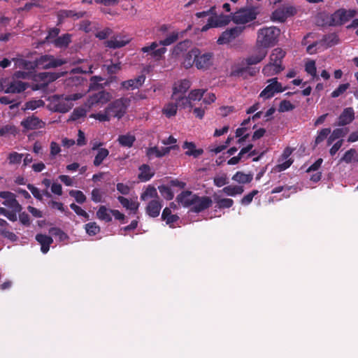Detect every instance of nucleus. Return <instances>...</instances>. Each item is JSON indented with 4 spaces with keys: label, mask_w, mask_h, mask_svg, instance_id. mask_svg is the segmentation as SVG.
Listing matches in <instances>:
<instances>
[{
    "label": "nucleus",
    "mask_w": 358,
    "mask_h": 358,
    "mask_svg": "<svg viewBox=\"0 0 358 358\" xmlns=\"http://www.w3.org/2000/svg\"><path fill=\"white\" fill-rule=\"evenodd\" d=\"M141 199L143 201H148L149 199H158V194L156 188L152 186H148L147 189L141 194Z\"/></svg>",
    "instance_id": "37"
},
{
    "label": "nucleus",
    "mask_w": 358,
    "mask_h": 358,
    "mask_svg": "<svg viewBox=\"0 0 358 358\" xmlns=\"http://www.w3.org/2000/svg\"><path fill=\"white\" fill-rule=\"evenodd\" d=\"M83 94L80 93L71 95H54L50 98V104L55 111L59 113H66L73 107V101L80 99Z\"/></svg>",
    "instance_id": "4"
},
{
    "label": "nucleus",
    "mask_w": 358,
    "mask_h": 358,
    "mask_svg": "<svg viewBox=\"0 0 358 358\" xmlns=\"http://www.w3.org/2000/svg\"><path fill=\"white\" fill-rule=\"evenodd\" d=\"M258 192H259L257 190H252L251 192L244 196L241 199V204L244 206L249 205L252 202L254 196L257 195Z\"/></svg>",
    "instance_id": "59"
},
{
    "label": "nucleus",
    "mask_w": 358,
    "mask_h": 358,
    "mask_svg": "<svg viewBox=\"0 0 358 358\" xmlns=\"http://www.w3.org/2000/svg\"><path fill=\"white\" fill-rule=\"evenodd\" d=\"M111 99V96L108 92L101 91L89 97L85 102V107L87 109L92 108H99L108 102Z\"/></svg>",
    "instance_id": "9"
},
{
    "label": "nucleus",
    "mask_w": 358,
    "mask_h": 358,
    "mask_svg": "<svg viewBox=\"0 0 358 358\" xmlns=\"http://www.w3.org/2000/svg\"><path fill=\"white\" fill-rule=\"evenodd\" d=\"M350 87L349 83H345L340 85L335 90H334L331 93V96L333 98H336L343 94Z\"/></svg>",
    "instance_id": "56"
},
{
    "label": "nucleus",
    "mask_w": 358,
    "mask_h": 358,
    "mask_svg": "<svg viewBox=\"0 0 358 358\" xmlns=\"http://www.w3.org/2000/svg\"><path fill=\"white\" fill-rule=\"evenodd\" d=\"M252 148V145H249L247 147L242 148L240 152L238 153V156L233 157L228 161V164L234 165L238 164L239 161L244 157V155L250 151Z\"/></svg>",
    "instance_id": "44"
},
{
    "label": "nucleus",
    "mask_w": 358,
    "mask_h": 358,
    "mask_svg": "<svg viewBox=\"0 0 358 358\" xmlns=\"http://www.w3.org/2000/svg\"><path fill=\"white\" fill-rule=\"evenodd\" d=\"M280 34V30L276 27L260 29L257 32L256 46L266 50L275 44Z\"/></svg>",
    "instance_id": "3"
},
{
    "label": "nucleus",
    "mask_w": 358,
    "mask_h": 358,
    "mask_svg": "<svg viewBox=\"0 0 358 358\" xmlns=\"http://www.w3.org/2000/svg\"><path fill=\"white\" fill-rule=\"evenodd\" d=\"M357 161V151L355 149L348 150L340 160L341 162H344L347 164Z\"/></svg>",
    "instance_id": "42"
},
{
    "label": "nucleus",
    "mask_w": 358,
    "mask_h": 358,
    "mask_svg": "<svg viewBox=\"0 0 358 358\" xmlns=\"http://www.w3.org/2000/svg\"><path fill=\"white\" fill-rule=\"evenodd\" d=\"M296 8L293 6H283L273 12L271 20L274 22H283L287 18L294 15Z\"/></svg>",
    "instance_id": "10"
},
{
    "label": "nucleus",
    "mask_w": 358,
    "mask_h": 358,
    "mask_svg": "<svg viewBox=\"0 0 358 358\" xmlns=\"http://www.w3.org/2000/svg\"><path fill=\"white\" fill-rule=\"evenodd\" d=\"M331 134L330 128H324L321 129L317 133V136L315 138V145L320 144L322 142L329 134Z\"/></svg>",
    "instance_id": "49"
},
{
    "label": "nucleus",
    "mask_w": 358,
    "mask_h": 358,
    "mask_svg": "<svg viewBox=\"0 0 358 358\" xmlns=\"http://www.w3.org/2000/svg\"><path fill=\"white\" fill-rule=\"evenodd\" d=\"M20 124L25 130L41 129L45 127V122L34 115L24 119Z\"/></svg>",
    "instance_id": "16"
},
{
    "label": "nucleus",
    "mask_w": 358,
    "mask_h": 358,
    "mask_svg": "<svg viewBox=\"0 0 358 358\" xmlns=\"http://www.w3.org/2000/svg\"><path fill=\"white\" fill-rule=\"evenodd\" d=\"M96 216L99 220L106 222L112 220V210L106 208L105 206H101L96 212Z\"/></svg>",
    "instance_id": "36"
},
{
    "label": "nucleus",
    "mask_w": 358,
    "mask_h": 358,
    "mask_svg": "<svg viewBox=\"0 0 358 358\" xmlns=\"http://www.w3.org/2000/svg\"><path fill=\"white\" fill-rule=\"evenodd\" d=\"M49 232L52 236L58 237L59 241H64L68 238L67 235L64 231H62L60 229L57 228V227L51 228L49 230Z\"/></svg>",
    "instance_id": "54"
},
{
    "label": "nucleus",
    "mask_w": 358,
    "mask_h": 358,
    "mask_svg": "<svg viewBox=\"0 0 358 358\" xmlns=\"http://www.w3.org/2000/svg\"><path fill=\"white\" fill-rule=\"evenodd\" d=\"M131 40V38L127 35L118 34L106 41L105 45L110 48H120L127 45Z\"/></svg>",
    "instance_id": "15"
},
{
    "label": "nucleus",
    "mask_w": 358,
    "mask_h": 358,
    "mask_svg": "<svg viewBox=\"0 0 358 358\" xmlns=\"http://www.w3.org/2000/svg\"><path fill=\"white\" fill-rule=\"evenodd\" d=\"M89 109H87L85 107V105L83 107H79V108L74 109V110L73 111L71 116V120H77L79 118L84 117L86 115L87 111Z\"/></svg>",
    "instance_id": "47"
},
{
    "label": "nucleus",
    "mask_w": 358,
    "mask_h": 358,
    "mask_svg": "<svg viewBox=\"0 0 358 358\" xmlns=\"http://www.w3.org/2000/svg\"><path fill=\"white\" fill-rule=\"evenodd\" d=\"M182 148L186 150L185 154L187 155L193 156L194 157H197L203 153V150L196 149L195 144L192 142H185L182 145Z\"/></svg>",
    "instance_id": "31"
},
{
    "label": "nucleus",
    "mask_w": 358,
    "mask_h": 358,
    "mask_svg": "<svg viewBox=\"0 0 358 358\" xmlns=\"http://www.w3.org/2000/svg\"><path fill=\"white\" fill-rule=\"evenodd\" d=\"M29 87V84L20 80H14L11 82L5 90L6 93H20L24 92Z\"/></svg>",
    "instance_id": "25"
},
{
    "label": "nucleus",
    "mask_w": 358,
    "mask_h": 358,
    "mask_svg": "<svg viewBox=\"0 0 358 358\" xmlns=\"http://www.w3.org/2000/svg\"><path fill=\"white\" fill-rule=\"evenodd\" d=\"M69 194L70 196L73 197L76 199V201L79 203H83L86 200V196L83 193V192L80 190H71L69 192Z\"/></svg>",
    "instance_id": "52"
},
{
    "label": "nucleus",
    "mask_w": 358,
    "mask_h": 358,
    "mask_svg": "<svg viewBox=\"0 0 358 358\" xmlns=\"http://www.w3.org/2000/svg\"><path fill=\"white\" fill-rule=\"evenodd\" d=\"M266 55L267 50H264V48H260L256 46L254 54L251 55L245 59H243V60L246 62V64H248L252 66V65L261 62L266 57Z\"/></svg>",
    "instance_id": "17"
},
{
    "label": "nucleus",
    "mask_w": 358,
    "mask_h": 358,
    "mask_svg": "<svg viewBox=\"0 0 358 358\" xmlns=\"http://www.w3.org/2000/svg\"><path fill=\"white\" fill-rule=\"evenodd\" d=\"M178 38V32H172L169 34L164 40H161L159 43L152 42L149 45L144 46L141 48L143 52L150 53V55L156 60H159L163 57L166 51V48H157L159 45H170L176 42Z\"/></svg>",
    "instance_id": "2"
},
{
    "label": "nucleus",
    "mask_w": 358,
    "mask_h": 358,
    "mask_svg": "<svg viewBox=\"0 0 358 358\" xmlns=\"http://www.w3.org/2000/svg\"><path fill=\"white\" fill-rule=\"evenodd\" d=\"M175 101H176L178 103V106H180L182 108H192V103H191V100L190 99H189V96L187 97V96H184L183 95H180L178 96V100H174Z\"/></svg>",
    "instance_id": "51"
},
{
    "label": "nucleus",
    "mask_w": 358,
    "mask_h": 358,
    "mask_svg": "<svg viewBox=\"0 0 358 358\" xmlns=\"http://www.w3.org/2000/svg\"><path fill=\"white\" fill-rule=\"evenodd\" d=\"M138 178L142 182L149 180L155 174L154 171L147 164H143L139 168Z\"/></svg>",
    "instance_id": "30"
},
{
    "label": "nucleus",
    "mask_w": 358,
    "mask_h": 358,
    "mask_svg": "<svg viewBox=\"0 0 358 358\" xmlns=\"http://www.w3.org/2000/svg\"><path fill=\"white\" fill-rule=\"evenodd\" d=\"M145 77L141 75L134 79H131L122 83V86L127 90L138 88L145 82Z\"/></svg>",
    "instance_id": "28"
},
{
    "label": "nucleus",
    "mask_w": 358,
    "mask_h": 358,
    "mask_svg": "<svg viewBox=\"0 0 358 358\" xmlns=\"http://www.w3.org/2000/svg\"><path fill=\"white\" fill-rule=\"evenodd\" d=\"M355 119V111L352 107L345 108L338 117V126H344L351 123Z\"/></svg>",
    "instance_id": "20"
},
{
    "label": "nucleus",
    "mask_w": 358,
    "mask_h": 358,
    "mask_svg": "<svg viewBox=\"0 0 358 358\" xmlns=\"http://www.w3.org/2000/svg\"><path fill=\"white\" fill-rule=\"evenodd\" d=\"M205 93L203 90H192L189 94V99L191 101H199L202 98Z\"/></svg>",
    "instance_id": "55"
},
{
    "label": "nucleus",
    "mask_w": 358,
    "mask_h": 358,
    "mask_svg": "<svg viewBox=\"0 0 358 358\" xmlns=\"http://www.w3.org/2000/svg\"><path fill=\"white\" fill-rule=\"evenodd\" d=\"M213 28L222 27L227 25L231 22V15H215L208 18Z\"/></svg>",
    "instance_id": "22"
},
{
    "label": "nucleus",
    "mask_w": 358,
    "mask_h": 358,
    "mask_svg": "<svg viewBox=\"0 0 358 358\" xmlns=\"http://www.w3.org/2000/svg\"><path fill=\"white\" fill-rule=\"evenodd\" d=\"M257 14V8H241L236 12L231 13V20L236 24H243L256 19Z\"/></svg>",
    "instance_id": "5"
},
{
    "label": "nucleus",
    "mask_w": 358,
    "mask_h": 358,
    "mask_svg": "<svg viewBox=\"0 0 358 358\" xmlns=\"http://www.w3.org/2000/svg\"><path fill=\"white\" fill-rule=\"evenodd\" d=\"M136 140V138L134 135L131 134H127L124 135H120L118 137V142L119 143L124 147L131 148L134 141Z\"/></svg>",
    "instance_id": "38"
},
{
    "label": "nucleus",
    "mask_w": 358,
    "mask_h": 358,
    "mask_svg": "<svg viewBox=\"0 0 358 358\" xmlns=\"http://www.w3.org/2000/svg\"><path fill=\"white\" fill-rule=\"evenodd\" d=\"M345 134L346 132L343 129L338 128L334 129L327 139V145H331L336 140L345 136Z\"/></svg>",
    "instance_id": "41"
},
{
    "label": "nucleus",
    "mask_w": 358,
    "mask_h": 358,
    "mask_svg": "<svg viewBox=\"0 0 358 358\" xmlns=\"http://www.w3.org/2000/svg\"><path fill=\"white\" fill-rule=\"evenodd\" d=\"M159 190L162 196L166 200H171L173 198V193L169 187L162 185L159 187Z\"/></svg>",
    "instance_id": "50"
},
{
    "label": "nucleus",
    "mask_w": 358,
    "mask_h": 358,
    "mask_svg": "<svg viewBox=\"0 0 358 358\" xmlns=\"http://www.w3.org/2000/svg\"><path fill=\"white\" fill-rule=\"evenodd\" d=\"M285 56V52L281 48H275L269 56V62L282 65V61Z\"/></svg>",
    "instance_id": "33"
},
{
    "label": "nucleus",
    "mask_w": 358,
    "mask_h": 358,
    "mask_svg": "<svg viewBox=\"0 0 358 358\" xmlns=\"http://www.w3.org/2000/svg\"><path fill=\"white\" fill-rule=\"evenodd\" d=\"M109 151L106 148L98 149L97 153L94 160V165L99 166L103 161L108 156Z\"/></svg>",
    "instance_id": "40"
},
{
    "label": "nucleus",
    "mask_w": 358,
    "mask_h": 358,
    "mask_svg": "<svg viewBox=\"0 0 358 358\" xmlns=\"http://www.w3.org/2000/svg\"><path fill=\"white\" fill-rule=\"evenodd\" d=\"M117 199L124 208L136 213L139 206V203L137 201L129 200L123 196H118Z\"/></svg>",
    "instance_id": "32"
},
{
    "label": "nucleus",
    "mask_w": 358,
    "mask_h": 358,
    "mask_svg": "<svg viewBox=\"0 0 358 358\" xmlns=\"http://www.w3.org/2000/svg\"><path fill=\"white\" fill-rule=\"evenodd\" d=\"M177 201L184 207H192L196 195L189 191L182 192L177 196Z\"/></svg>",
    "instance_id": "21"
},
{
    "label": "nucleus",
    "mask_w": 358,
    "mask_h": 358,
    "mask_svg": "<svg viewBox=\"0 0 358 358\" xmlns=\"http://www.w3.org/2000/svg\"><path fill=\"white\" fill-rule=\"evenodd\" d=\"M266 83L268 84L267 86L259 94V96L264 99H270L275 94L282 92L287 90L286 87H283L282 84L278 81L277 78L268 79Z\"/></svg>",
    "instance_id": "7"
},
{
    "label": "nucleus",
    "mask_w": 358,
    "mask_h": 358,
    "mask_svg": "<svg viewBox=\"0 0 358 358\" xmlns=\"http://www.w3.org/2000/svg\"><path fill=\"white\" fill-rule=\"evenodd\" d=\"M355 15V10L339 9L333 14L332 21L334 24H343L354 17Z\"/></svg>",
    "instance_id": "13"
},
{
    "label": "nucleus",
    "mask_w": 358,
    "mask_h": 358,
    "mask_svg": "<svg viewBox=\"0 0 358 358\" xmlns=\"http://www.w3.org/2000/svg\"><path fill=\"white\" fill-rule=\"evenodd\" d=\"M162 207V206L159 199H152L148 203L146 207V213L149 216L156 217L159 215Z\"/></svg>",
    "instance_id": "26"
},
{
    "label": "nucleus",
    "mask_w": 358,
    "mask_h": 358,
    "mask_svg": "<svg viewBox=\"0 0 358 358\" xmlns=\"http://www.w3.org/2000/svg\"><path fill=\"white\" fill-rule=\"evenodd\" d=\"M27 188L36 199L38 200L42 199L43 194L41 193V190L38 188L34 187L33 185L31 184H29L27 185Z\"/></svg>",
    "instance_id": "63"
},
{
    "label": "nucleus",
    "mask_w": 358,
    "mask_h": 358,
    "mask_svg": "<svg viewBox=\"0 0 358 358\" xmlns=\"http://www.w3.org/2000/svg\"><path fill=\"white\" fill-rule=\"evenodd\" d=\"M0 234L11 241H15L17 239V236L14 233L6 228H0Z\"/></svg>",
    "instance_id": "61"
},
{
    "label": "nucleus",
    "mask_w": 358,
    "mask_h": 358,
    "mask_svg": "<svg viewBox=\"0 0 358 358\" xmlns=\"http://www.w3.org/2000/svg\"><path fill=\"white\" fill-rule=\"evenodd\" d=\"M175 146L171 147H162L159 148L156 146L148 148L146 150V155L149 158L155 157H162L166 154H168L170 150L173 148Z\"/></svg>",
    "instance_id": "23"
},
{
    "label": "nucleus",
    "mask_w": 358,
    "mask_h": 358,
    "mask_svg": "<svg viewBox=\"0 0 358 358\" xmlns=\"http://www.w3.org/2000/svg\"><path fill=\"white\" fill-rule=\"evenodd\" d=\"M199 53V50L197 48H194L189 51L184 58V61L182 62L183 66L186 69L190 68L194 64H195V58L196 55Z\"/></svg>",
    "instance_id": "29"
},
{
    "label": "nucleus",
    "mask_w": 358,
    "mask_h": 358,
    "mask_svg": "<svg viewBox=\"0 0 358 358\" xmlns=\"http://www.w3.org/2000/svg\"><path fill=\"white\" fill-rule=\"evenodd\" d=\"M67 61L61 58H56L52 55H43L40 57L36 61L35 66L41 69H47L51 68H56L64 64H66Z\"/></svg>",
    "instance_id": "8"
},
{
    "label": "nucleus",
    "mask_w": 358,
    "mask_h": 358,
    "mask_svg": "<svg viewBox=\"0 0 358 358\" xmlns=\"http://www.w3.org/2000/svg\"><path fill=\"white\" fill-rule=\"evenodd\" d=\"M17 133V128L12 124L5 125L0 129V136H4L9 134L15 135Z\"/></svg>",
    "instance_id": "46"
},
{
    "label": "nucleus",
    "mask_w": 358,
    "mask_h": 358,
    "mask_svg": "<svg viewBox=\"0 0 358 358\" xmlns=\"http://www.w3.org/2000/svg\"><path fill=\"white\" fill-rule=\"evenodd\" d=\"M212 203L211 199L208 196H198L196 195V199H194L191 210L195 213L201 212L208 208Z\"/></svg>",
    "instance_id": "18"
},
{
    "label": "nucleus",
    "mask_w": 358,
    "mask_h": 358,
    "mask_svg": "<svg viewBox=\"0 0 358 358\" xmlns=\"http://www.w3.org/2000/svg\"><path fill=\"white\" fill-rule=\"evenodd\" d=\"M232 180L238 183L245 184L250 182L252 180V176L238 171L235 175H234Z\"/></svg>",
    "instance_id": "43"
},
{
    "label": "nucleus",
    "mask_w": 358,
    "mask_h": 358,
    "mask_svg": "<svg viewBox=\"0 0 358 358\" xmlns=\"http://www.w3.org/2000/svg\"><path fill=\"white\" fill-rule=\"evenodd\" d=\"M178 109V103L169 102L162 108V113L166 117H171L176 115Z\"/></svg>",
    "instance_id": "35"
},
{
    "label": "nucleus",
    "mask_w": 358,
    "mask_h": 358,
    "mask_svg": "<svg viewBox=\"0 0 358 358\" xmlns=\"http://www.w3.org/2000/svg\"><path fill=\"white\" fill-rule=\"evenodd\" d=\"M213 64V55L211 52L199 53L195 58V66L198 69L206 70Z\"/></svg>",
    "instance_id": "12"
},
{
    "label": "nucleus",
    "mask_w": 358,
    "mask_h": 358,
    "mask_svg": "<svg viewBox=\"0 0 358 358\" xmlns=\"http://www.w3.org/2000/svg\"><path fill=\"white\" fill-rule=\"evenodd\" d=\"M71 42V35L66 34L53 40L52 43L57 48L66 47Z\"/></svg>",
    "instance_id": "39"
},
{
    "label": "nucleus",
    "mask_w": 358,
    "mask_h": 358,
    "mask_svg": "<svg viewBox=\"0 0 358 358\" xmlns=\"http://www.w3.org/2000/svg\"><path fill=\"white\" fill-rule=\"evenodd\" d=\"M306 71L311 75L313 78L316 77L317 76V71H316V66H315V62L313 60L308 61L306 64Z\"/></svg>",
    "instance_id": "57"
},
{
    "label": "nucleus",
    "mask_w": 358,
    "mask_h": 358,
    "mask_svg": "<svg viewBox=\"0 0 358 358\" xmlns=\"http://www.w3.org/2000/svg\"><path fill=\"white\" fill-rule=\"evenodd\" d=\"M191 83L189 80L185 79L176 83L173 87V92L171 96L172 100H178V96L183 95L190 87Z\"/></svg>",
    "instance_id": "19"
},
{
    "label": "nucleus",
    "mask_w": 358,
    "mask_h": 358,
    "mask_svg": "<svg viewBox=\"0 0 358 358\" xmlns=\"http://www.w3.org/2000/svg\"><path fill=\"white\" fill-rule=\"evenodd\" d=\"M217 205L220 208H230L234 203V201L231 199H220L217 198L216 201Z\"/></svg>",
    "instance_id": "53"
},
{
    "label": "nucleus",
    "mask_w": 358,
    "mask_h": 358,
    "mask_svg": "<svg viewBox=\"0 0 358 358\" xmlns=\"http://www.w3.org/2000/svg\"><path fill=\"white\" fill-rule=\"evenodd\" d=\"M284 70V67L280 64L268 62L262 69V73L266 77H271L280 73Z\"/></svg>",
    "instance_id": "24"
},
{
    "label": "nucleus",
    "mask_w": 358,
    "mask_h": 358,
    "mask_svg": "<svg viewBox=\"0 0 358 358\" xmlns=\"http://www.w3.org/2000/svg\"><path fill=\"white\" fill-rule=\"evenodd\" d=\"M243 28L235 27L223 31L218 38L217 43L219 45L228 44L241 34Z\"/></svg>",
    "instance_id": "11"
},
{
    "label": "nucleus",
    "mask_w": 358,
    "mask_h": 358,
    "mask_svg": "<svg viewBox=\"0 0 358 358\" xmlns=\"http://www.w3.org/2000/svg\"><path fill=\"white\" fill-rule=\"evenodd\" d=\"M129 105V99L120 98L110 103L103 111L90 115V117L100 122H108L112 117L120 119L127 113Z\"/></svg>",
    "instance_id": "1"
},
{
    "label": "nucleus",
    "mask_w": 358,
    "mask_h": 358,
    "mask_svg": "<svg viewBox=\"0 0 358 358\" xmlns=\"http://www.w3.org/2000/svg\"><path fill=\"white\" fill-rule=\"evenodd\" d=\"M0 197L4 199L3 204L15 211H21L22 206L15 199V195L7 191L0 192Z\"/></svg>",
    "instance_id": "14"
},
{
    "label": "nucleus",
    "mask_w": 358,
    "mask_h": 358,
    "mask_svg": "<svg viewBox=\"0 0 358 358\" xmlns=\"http://www.w3.org/2000/svg\"><path fill=\"white\" fill-rule=\"evenodd\" d=\"M23 156L24 155L22 154H20L16 152H11L8 157L10 164H15L20 163Z\"/></svg>",
    "instance_id": "60"
},
{
    "label": "nucleus",
    "mask_w": 358,
    "mask_h": 358,
    "mask_svg": "<svg viewBox=\"0 0 358 358\" xmlns=\"http://www.w3.org/2000/svg\"><path fill=\"white\" fill-rule=\"evenodd\" d=\"M44 105L43 101L41 99L31 100L25 103L23 110H34L38 108H40Z\"/></svg>",
    "instance_id": "45"
},
{
    "label": "nucleus",
    "mask_w": 358,
    "mask_h": 358,
    "mask_svg": "<svg viewBox=\"0 0 358 358\" xmlns=\"http://www.w3.org/2000/svg\"><path fill=\"white\" fill-rule=\"evenodd\" d=\"M243 59L236 64L231 71V75L234 76L242 77L243 78H248L255 76L259 69L256 67H252Z\"/></svg>",
    "instance_id": "6"
},
{
    "label": "nucleus",
    "mask_w": 358,
    "mask_h": 358,
    "mask_svg": "<svg viewBox=\"0 0 358 358\" xmlns=\"http://www.w3.org/2000/svg\"><path fill=\"white\" fill-rule=\"evenodd\" d=\"M36 240L41 245V250L43 254H46L49 251L50 245L53 242V239L50 236L41 234L36 236Z\"/></svg>",
    "instance_id": "27"
},
{
    "label": "nucleus",
    "mask_w": 358,
    "mask_h": 358,
    "mask_svg": "<svg viewBox=\"0 0 358 358\" xmlns=\"http://www.w3.org/2000/svg\"><path fill=\"white\" fill-rule=\"evenodd\" d=\"M85 230L88 235L94 236L99 233L100 227L96 222H90L85 224Z\"/></svg>",
    "instance_id": "48"
},
{
    "label": "nucleus",
    "mask_w": 358,
    "mask_h": 358,
    "mask_svg": "<svg viewBox=\"0 0 358 358\" xmlns=\"http://www.w3.org/2000/svg\"><path fill=\"white\" fill-rule=\"evenodd\" d=\"M59 33V29L57 28H54V29L50 30L48 36L45 38V40L48 42L52 43L53 40H55V38H57Z\"/></svg>",
    "instance_id": "64"
},
{
    "label": "nucleus",
    "mask_w": 358,
    "mask_h": 358,
    "mask_svg": "<svg viewBox=\"0 0 358 358\" xmlns=\"http://www.w3.org/2000/svg\"><path fill=\"white\" fill-rule=\"evenodd\" d=\"M292 109H294L293 104L289 101L284 100L280 102L278 110L280 112H287Z\"/></svg>",
    "instance_id": "62"
},
{
    "label": "nucleus",
    "mask_w": 358,
    "mask_h": 358,
    "mask_svg": "<svg viewBox=\"0 0 358 358\" xmlns=\"http://www.w3.org/2000/svg\"><path fill=\"white\" fill-rule=\"evenodd\" d=\"M70 208L78 215L84 217L86 220L90 219L89 214L84 210L81 207L75 203H71Z\"/></svg>",
    "instance_id": "58"
},
{
    "label": "nucleus",
    "mask_w": 358,
    "mask_h": 358,
    "mask_svg": "<svg viewBox=\"0 0 358 358\" xmlns=\"http://www.w3.org/2000/svg\"><path fill=\"white\" fill-rule=\"evenodd\" d=\"M220 192L227 196H235L241 194L243 192V188L238 185H229L224 187Z\"/></svg>",
    "instance_id": "34"
}]
</instances>
